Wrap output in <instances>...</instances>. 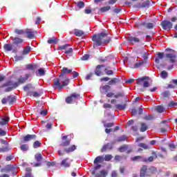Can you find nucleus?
Returning <instances> with one entry per match:
<instances>
[{"instance_id": "nucleus-18", "label": "nucleus", "mask_w": 177, "mask_h": 177, "mask_svg": "<svg viewBox=\"0 0 177 177\" xmlns=\"http://www.w3.org/2000/svg\"><path fill=\"white\" fill-rule=\"evenodd\" d=\"M131 68H140V67H146L147 66L145 63H143V61L140 60L136 62L133 65H132V63H129Z\"/></svg>"}, {"instance_id": "nucleus-29", "label": "nucleus", "mask_w": 177, "mask_h": 177, "mask_svg": "<svg viewBox=\"0 0 177 177\" xmlns=\"http://www.w3.org/2000/svg\"><path fill=\"white\" fill-rule=\"evenodd\" d=\"M162 59H164V53H158L155 59V62L158 64V63H160V60H162Z\"/></svg>"}, {"instance_id": "nucleus-12", "label": "nucleus", "mask_w": 177, "mask_h": 177, "mask_svg": "<svg viewBox=\"0 0 177 177\" xmlns=\"http://www.w3.org/2000/svg\"><path fill=\"white\" fill-rule=\"evenodd\" d=\"M58 50H65L66 55L73 53V48L70 47V44H64L58 47Z\"/></svg>"}, {"instance_id": "nucleus-28", "label": "nucleus", "mask_w": 177, "mask_h": 177, "mask_svg": "<svg viewBox=\"0 0 177 177\" xmlns=\"http://www.w3.org/2000/svg\"><path fill=\"white\" fill-rule=\"evenodd\" d=\"M47 42L50 45H52V44H54V45H57V42H59V39H57V38H56L55 37H53L48 39Z\"/></svg>"}, {"instance_id": "nucleus-20", "label": "nucleus", "mask_w": 177, "mask_h": 177, "mask_svg": "<svg viewBox=\"0 0 177 177\" xmlns=\"http://www.w3.org/2000/svg\"><path fill=\"white\" fill-rule=\"evenodd\" d=\"M127 41L129 44L135 45V44H140V39L138 37L130 36L127 37Z\"/></svg>"}, {"instance_id": "nucleus-51", "label": "nucleus", "mask_w": 177, "mask_h": 177, "mask_svg": "<svg viewBox=\"0 0 177 177\" xmlns=\"http://www.w3.org/2000/svg\"><path fill=\"white\" fill-rule=\"evenodd\" d=\"M168 128H169V125H168V124H165L164 127L160 128V132L162 133L167 132Z\"/></svg>"}, {"instance_id": "nucleus-57", "label": "nucleus", "mask_w": 177, "mask_h": 177, "mask_svg": "<svg viewBox=\"0 0 177 177\" xmlns=\"http://www.w3.org/2000/svg\"><path fill=\"white\" fill-rule=\"evenodd\" d=\"M125 140H127L126 136H122L118 138V142H125Z\"/></svg>"}, {"instance_id": "nucleus-3", "label": "nucleus", "mask_w": 177, "mask_h": 177, "mask_svg": "<svg viewBox=\"0 0 177 177\" xmlns=\"http://www.w3.org/2000/svg\"><path fill=\"white\" fill-rule=\"evenodd\" d=\"M11 40L12 41V44H4L3 49L5 52L12 51V53H17V48L16 47L13 48V46H19V45H21V44L24 43V39L19 37H15L12 38Z\"/></svg>"}, {"instance_id": "nucleus-19", "label": "nucleus", "mask_w": 177, "mask_h": 177, "mask_svg": "<svg viewBox=\"0 0 177 177\" xmlns=\"http://www.w3.org/2000/svg\"><path fill=\"white\" fill-rule=\"evenodd\" d=\"M68 160H69L68 158H66L63 159L60 162V167H62V168H64L65 169L66 168H70V167H71V162H70Z\"/></svg>"}, {"instance_id": "nucleus-32", "label": "nucleus", "mask_w": 177, "mask_h": 177, "mask_svg": "<svg viewBox=\"0 0 177 177\" xmlns=\"http://www.w3.org/2000/svg\"><path fill=\"white\" fill-rule=\"evenodd\" d=\"M37 77H44L45 75V69L40 68L35 72Z\"/></svg>"}, {"instance_id": "nucleus-2", "label": "nucleus", "mask_w": 177, "mask_h": 177, "mask_svg": "<svg viewBox=\"0 0 177 177\" xmlns=\"http://www.w3.org/2000/svg\"><path fill=\"white\" fill-rule=\"evenodd\" d=\"M30 78V74H26L25 77L23 76H20L18 79V82H13L12 80L7 81L6 83L1 84L0 88H6L5 92H12L13 89H16L19 85H21V84H25L27 82V80Z\"/></svg>"}, {"instance_id": "nucleus-10", "label": "nucleus", "mask_w": 177, "mask_h": 177, "mask_svg": "<svg viewBox=\"0 0 177 177\" xmlns=\"http://www.w3.org/2000/svg\"><path fill=\"white\" fill-rule=\"evenodd\" d=\"M167 50H170L171 53H167L165 57L169 59L170 63H175L176 62V53L171 48H169Z\"/></svg>"}, {"instance_id": "nucleus-56", "label": "nucleus", "mask_w": 177, "mask_h": 177, "mask_svg": "<svg viewBox=\"0 0 177 177\" xmlns=\"http://www.w3.org/2000/svg\"><path fill=\"white\" fill-rule=\"evenodd\" d=\"M145 27L148 30H151V28H153L154 27V24L153 23H148V24L146 23Z\"/></svg>"}, {"instance_id": "nucleus-43", "label": "nucleus", "mask_w": 177, "mask_h": 177, "mask_svg": "<svg viewBox=\"0 0 177 177\" xmlns=\"http://www.w3.org/2000/svg\"><path fill=\"white\" fill-rule=\"evenodd\" d=\"M110 9H111V7L110 6H106L100 8V10L101 13H105V12H109Z\"/></svg>"}, {"instance_id": "nucleus-54", "label": "nucleus", "mask_w": 177, "mask_h": 177, "mask_svg": "<svg viewBox=\"0 0 177 177\" xmlns=\"http://www.w3.org/2000/svg\"><path fill=\"white\" fill-rule=\"evenodd\" d=\"M112 158H113V156L110 154H107V155H105L104 160L105 161H111Z\"/></svg>"}, {"instance_id": "nucleus-44", "label": "nucleus", "mask_w": 177, "mask_h": 177, "mask_svg": "<svg viewBox=\"0 0 177 177\" xmlns=\"http://www.w3.org/2000/svg\"><path fill=\"white\" fill-rule=\"evenodd\" d=\"M107 149H109V150L111 149V147H110V143H107L104 145L101 149V152L104 153V151H106V150Z\"/></svg>"}, {"instance_id": "nucleus-15", "label": "nucleus", "mask_w": 177, "mask_h": 177, "mask_svg": "<svg viewBox=\"0 0 177 177\" xmlns=\"http://www.w3.org/2000/svg\"><path fill=\"white\" fill-rule=\"evenodd\" d=\"M71 73H73V69H68L64 67L59 75L61 77H63L64 80H70L68 77H67V74H71Z\"/></svg>"}, {"instance_id": "nucleus-14", "label": "nucleus", "mask_w": 177, "mask_h": 177, "mask_svg": "<svg viewBox=\"0 0 177 177\" xmlns=\"http://www.w3.org/2000/svg\"><path fill=\"white\" fill-rule=\"evenodd\" d=\"M37 139V135L35 134H28L23 137V140L21 143H27V142H31V140H35Z\"/></svg>"}, {"instance_id": "nucleus-35", "label": "nucleus", "mask_w": 177, "mask_h": 177, "mask_svg": "<svg viewBox=\"0 0 177 177\" xmlns=\"http://www.w3.org/2000/svg\"><path fill=\"white\" fill-rule=\"evenodd\" d=\"M149 129V127H147V124L145 122L140 123V132H146Z\"/></svg>"}, {"instance_id": "nucleus-17", "label": "nucleus", "mask_w": 177, "mask_h": 177, "mask_svg": "<svg viewBox=\"0 0 177 177\" xmlns=\"http://www.w3.org/2000/svg\"><path fill=\"white\" fill-rule=\"evenodd\" d=\"M104 67V64L97 65L94 71V74L97 75V77H102V75H103V71H102V68Z\"/></svg>"}, {"instance_id": "nucleus-26", "label": "nucleus", "mask_w": 177, "mask_h": 177, "mask_svg": "<svg viewBox=\"0 0 177 177\" xmlns=\"http://www.w3.org/2000/svg\"><path fill=\"white\" fill-rule=\"evenodd\" d=\"M121 82V79L117 77H113L108 82L109 85H115L116 84H120Z\"/></svg>"}, {"instance_id": "nucleus-48", "label": "nucleus", "mask_w": 177, "mask_h": 177, "mask_svg": "<svg viewBox=\"0 0 177 177\" xmlns=\"http://www.w3.org/2000/svg\"><path fill=\"white\" fill-rule=\"evenodd\" d=\"M20 150H21V151H27L28 150V145L24 144V145H21Z\"/></svg>"}, {"instance_id": "nucleus-61", "label": "nucleus", "mask_w": 177, "mask_h": 177, "mask_svg": "<svg viewBox=\"0 0 177 177\" xmlns=\"http://www.w3.org/2000/svg\"><path fill=\"white\" fill-rule=\"evenodd\" d=\"M139 147H142V149H145V150H147L149 149V146L145 143H140L138 145Z\"/></svg>"}, {"instance_id": "nucleus-53", "label": "nucleus", "mask_w": 177, "mask_h": 177, "mask_svg": "<svg viewBox=\"0 0 177 177\" xmlns=\"http://www.w3.org/2000/svg\"><path fill=\"white\" fill-rule=\"evenodd\" d=\"M77 8H79V9L85 8V3L84 1L77 2Z\"/></svg>"}, {"instance_id": "nucleus-58", "label": "nucleus", "mask_w": 177, "mask_h": 177, "mask_svg": "<svg viewBox=\"0 0 177 177\" xmlns=\"http://www.w3.org/2000/svg\"><path fill=\"white\" fill-rule=\"evenodd\" d=\"M100 177H106L107 176V171L106 170H102L100 171Z\"/></svg>"}, {"instance_id": "nucleus-23", "label": "nucleus", "mask_w": 177, "mask_h": 177, "mask_svg": "<svg viewBox=\"0 0 177 177\" xmlns=\"http://www.w3.org/2000/svg\"><path fill=\"white\" fill-rule=\"evenodd\" d=\"M62 142L61 143L60 146H62V147H67L70 143H71V140H67V136H64L62 137Z\"/></svg>"}, {"instance_id": "nucleus-1", "label": "nucleus", "mask_w": 177, "mask_h": 177, "mask_svg": "<svg viewBox=\"0 0 177 177\" xmlns=\"http://www.w3.org/2000/svg\"><path fill=\"white\" fill-rule=\"evenodd\" d=\"M112 38L113 37L110 35V33L107 30L93 35L91 39L93 42L94 49L96 46H104V45L110 44Z\"/></svg>"}, {"instance_id": "nucleus-16", "label": "nucleus", "mask_w": 177, "mask_h": 177, "mask_svg": "<svg viewBox=\"0 0 177 177\" xmlns=\"http://www.w3.org/2000/svg\"><path fill=\"white\" fill-rule=\"evenodd\" d=\"M25 34L28 39H34L35 38V34L37 31H33L32 29L26 28L25 30Z\"/></svg>"}, {"instance_id": "nucleus-47", "label": "nucleus", "mask_w": 177, "mask_h": 177, "mask_svg": "<svg viewBox=\"0 0 177 177\" xmlns=\"http://www.w3.org/2000/svg\"><path fill=\"white\" fill-rule=\"evenodd\" d=\"M171 95V93L168 91H165L162 93V99H167L169 97V95Z\"/></svg>"}, {"instance_id": "nucleus-30", "label": "nucleus", "mask_w": 177, "mask_h": 177, "mask_svg": "<svg viewBox=\"0 0 177 177\" xmlns=\"http://www.w3.org/2000/svg\"><path fill=\"white\" fill-rule=\"evenodd\" d=\"M110 89H111V87L110 86V85L106 84L101 87V92L102 93H107V92H109V91H110Z\"/></svg>"}, {"instance_id": "nucleus-42", "label": "nucleus", "mask_w": 177, "mask_h": 177, "mask_svg": "<svg viewBox=\"0 0 177 177\" xmlns=\"http://www.w3.org/2000/svg\"><path fill=\"white\" fill-rule=\"evenodd\" d=\"M135 27H137V28H138V30H142V28H143V27H146V22H138L135 25Z\"/></svg>"}, {"instance_id": "nucleus-21", "label": "nucleus", "mask_w": 177, "mask_h": 177, "mask_svg": "<svg viewBox=\"0 0 177 177\" xmlns=\"http://www.w3.org/2000/svg\"><path fill=\"white\" fill-rule=\"evenodd\" d=\"M10 121V118L9 116H0V125L3 127V125H8V122Z\"/></svg>"}, {"instance_id": "nucleus-22", "label": "nucleus", "mask_w": 177, "mask_h": 177, "mask_svg": "<svg viewBox=\"0 0 177 177\" xmlns=\"http://www.w3.org/2000/svg\"><path fill=\"white\" fill-rule=\"evenodd\" d=\"M134 8H138L139 9L142 8H150V1L147 0L142 3H139L138 4L134 6Z\"/></svg>"}, {"instance_id": "nucleus-63", "label": "nucleus", "mask_w": 177, "mask_h": 177, "mask_svg": "<svg viewBox=\"0 0 177 177\" xmlns=\"http://www.w3.org/2000/svg\"><path fill=\"white\" fill-rule=\"evenodd\" d=\"M47 167H55L56 165V162H47L46 163Z\"/></svg>"}, {"instance_id": "nucleus-55", "label": "nucleus", "mask_w": 177, "mask_h": 177, "mask_svg": "<svg viewBox=\"0 0 177 177\" xmlns=\"http://www.w3.org/2000/svg\"><path fill=\"white\" fill-rule=\"evenodd\" d=\"M9 147L6 146L2 148H0V152L1 153H6L7 151H9Z\"/></svg>"}, {"instance_id": "nucleus-4", "label": "nucleus", "mask_w": 177, "mask_h": 177, "mask_svg": "<svg viewBox=\"0 0 177 177\" xmlns=\"http://www.w3.org/2000/svg\"><path fill=\"white\" fill-rule=\"evenodd\" d=\"M157 172V168L154 166L149 167L148 165H142L140 169V177H150L153 174Z\"/></svg>"}, {"instance_id": "nucleus-8", "label": "nucleus", "mask_w": 177, "mask_h": 177, "mask_svg": "<svg viewBox=\"0 0 177 177\" xmlns=\"http://www.w3.org/2000/svg\"><path fill=\"white\" fill-rule=\"evenodd\" d=\"M16 97H12V95H8L6 97H4L1 100L2 104H9V106L13 105L14 103H16Z\"/></svg>"}, {"instance_id": "nucleus-62", "label": "nucleus", "mask_w": 177, "mask_h": 177, "mask_svg": "<svg viewBox=\"0 0 177 177\" xmlns=\"http://www.w3.org/2000/svg\"><path fill=\"white\" fill-rule=\"evenodd\" d=\"M94 75V73H91L89 74H88L86 77H85V80L86 81H89V80H91V78H92V76Z\"/></svg>"}, {"instance_id": "nucleus-50", "label": "nucleus", "mask_w": 177, "mask_h": 177, "mask_svg": "<svg viewBox=\"0 0 177 177\" xmlns=\"http://www.w3.org/2000/svg\"><path fill=\"white\" fill-rule=\"evenodd\" d=\"M160 77L161 78H162L163 80H165V78H167V77H168V72L163 71L160 73Z\"/></svg>"}, {"instance_id": "nucleus-31", "label": "nucleus", "mask_w": 177, "mask_h": 177, "mask_svg": "<svg viewBox=\"0 0 177 177\" xmlns=\"http://www.w3.org/2000/svg\"><path fill=\"white\" fill-rule=\"evenodd\" d=\"M102 124L104 128H113V127L115 125V123L114 122L106 123V120H103Z\"/></svg>"}, {"instance_id": "nucleus-34", "label": "nucleus", "mask_w": 177, "mask_h": 177, "mask_svg": "<svg viewBox=\"0 0 177 177\" xmlns=\"http://www.w3.org/2000/svg\"><path fill=\"white\" fill-rule=\"evenodd\" d=\"M104 161V157L102 156H97L94 160V164H99Z\"/></svg>"}, {"instance_id": "nucleus-37", "label": "nucleus", "mask_w": 177, "mask_h": 177, "mask_svg": "<svg viewBox=\"0 0 177 177\" xmlns=\"http://www.w3.org/2000/svg\"><path fill=\"white\" fill-rule=\"evenodd\" d=\"M155 110L157 113H164V111H165V108L161 105H158L156 106Z\"/></svg>"}, {"instance_id": "nucleus-41", "label": "nucleus", "mask_w": 177, "mask_h": 177, "mask_svg": "<svg viewBox=\"0 0 177 177\" xmlns=\"http://www.w3.org/2000/svg\"><path fill=\"white\" fill-rule=\"evenodd\" d=\"M14 32L17 35H24V34H26V30L21 29H15Z\"/></svg>"}, {"instance_id": "nucleus-49", "label": "nucleus", "mask_w": 177, "mask_h": 177, "mask_svg": "<svg viewBox=\"0 0 177 177\" xmlns=\"http://www.w3.org/2000/svg\"><path fill=\"white\" fill-rule=\"evenodd\" d=\"M114 97L118 99V97H125V93L124 92L118 93L115 95Z\"/></svg>"}, {"instance_id": "nucleus-25", "label": "nucleus", "mask_w": 177, "mask_h": 177, "mask_svg": "<svg viewBox=\"0 0 177 177\" xmlns=\"http://www.w3.org/2000/svg\"><path fill=\"white\" fill-rule=\"evenodd\" d=\"M141 50H144V53H143V59H142L141 61L143 62L144 64H145L147 66H149V61H147V59H149V55H147V53H146V50H145V48H142Z\"/></svg>"}, {"instance_id": "nucleus-5", "label": "nucleus", "mask_w": 177, "mask_h": 177, "mask_svg": "<svg viewBox=\"0 0 177 177\" xmlns=\"http://www.w3.org/2000/svg\"><path fill=\"white\" fill-rule=\"evenodd\" d=\"M53 88H58L59 91H61L64 88V86H67L68 84H70V79H64L59 75V78H55L53 80Z\"/></svg>"}, {"instance_id": "nucleus-27", "label": "nucleus", "mask_w": 177, "mask_h": 177, "mask_svg": "<svg viewBox=\"0 0 177 177\" xmlns=\"http://www.w3.org/2000/svg\"><path fill=\"white\" fill-rule=\"evenodd\" d=\"M31 46H28L23 48V50L21 51V55L23 56H26L27 55H30V52H31Z\"/></svg>"}, {"instance_id": "nucleus-7", "label": "nucleus", "mask_w": 177, "mask_h": 177, "mask_svg": "<svg viewBox=\"0 0 177 177\" xmlns=\"http://www.w3.org/2000/svg\"><path fill=\"white\" fill-rule=\"evenodd\" d=\"M157 158V153L155 151H152L151 156L147 158H144L143 156H136L133 158H131V161H142V162H145L147 164V162H153L154 160H156Z\"/></svg>"}, {"instance_id": "nucleus-40", "label": "nucleus", "mask_w": 177, "mask_h": 177, "mask_svg": "<svg viewBox=\"0 0 177 177\" xmlns=\"http://www.w3.org/2000/svg\"><path fill=\"white\" fill-rule=\"evenodd\" d=\"M43 158H44L42 157V154H41V153H36L35 155V160H36V161L37 162H41V161H42Z\"/></svg>"}, {"instance_id": "nucleus-9", "label": "nucleus", "mask_w": 177, "mask_h": 177, "mask_svg": "<svg viewBox=\"0 0 177 177\" xmlns=\"http://www.w3.org/2000/svg\"><path fill=\"white\" fill-rule=\"evenodd\" d=\"M149 77L143 76L141 78H138L136 81L137 85H142L143 84L144 88H149L150 86V83L146 80H148Z\"/></svg>"}, {"instance_id": "nucleus-52", "label": "nucleus", "mask_w": 177, "mask_h": 177, "mask_svg": "<svg viewBox=\"0 0 177 177\" xmlns=\"http://www.w3.org/2000/svg\"><path fill=\"white\" fill-rule=\"evenodd\" d=\"M167 107H177V102L171 101L167 105Z\"/></svg>"}, {"instance_id": "nucleus-13", "label": "nucleus", "mask_w": 177, "mask_h": 177, "mask_svg": "<svg viewBox=\"0 0 177 177\" xmlns=\"http://www.w3.org/2000/svg\"><path fill=\"white\" fill-rule=\"evenodd\" d=\"M160 26L162 28V30H171L172 27H174V24L172 22L168 21V20H164L160 23Z\"/></svg>"}, {"instance_id": "nucleus-24", "label": "nucleus", "mask_w": 177, "mask_h": 177, "mask_svg": "<svg viewBox=\"0 0 177 177\" xmlns=\"http://www.w3.org/2000/svg\"><path fill=\"white\" fill-rule=\"evenodd\" d=\"M15 171V167L12 165H8L4 169H1V172H6L8 174V172L14 171Z\"/></svg>"}, {"instance_id": "nucleus-46", "label": "nucleus", "mask_w": 177, "mask_h": 177, "mask_svg": "<svg viewBox=\"0 0 177 177\" xmlns=\"http://www.w3.org/2000/svg\"><path fill=\"white\" fill-rule=\"evenodd\" d=\"M41 145H42V142H41V141H35V142L33 143V148L38 149V147H41Z\"/></svg>"}, {"instance_id": "nucleus-39", "label": "nucleus", "mask_w": 177, "mask_h": 177, "mask_svg": "<svg viewBox=\"0 0 177 177\" xmlns=\"http://www.w3.org/2000/svg\"><path fill=\"white\" fill-rule=\"evenodd\" d=\"M74 34L76 37H82V35H84L85 32L82 30L75 29Z\"/></svg>"}, {"instance_id": "nucleus-64", "label": "nucleus", "mask_w": 177, "mask_h": 177, "mask_svg": "<svg viewBox=\"0 0 177 177\" xmlns=\"http://www.w3.org/2000/svg\"><path fill=\"white\" fill-rule=\"evenodd\" d=\"M115 95V94L114 93L109 92V93H107L106 97H114Z\"/></svg>"}, {"instance_id": "nucleus-59", "label": "nucleus", "mask_w": 177, "mask_h": 177, "mask_svg": "<svg viewBox=\"0 0 177 177\" xmlns=\"http://www.w3.org/2000/svg\"><path fill=\"white\" fill-rule=\"evenodd\" d=\"M105 73L106 74V75H113L114 74V71H111V70H107V68H105L104 70Z\"/></svg>"}, {"instance_id": "nucleus-33", "label": "nucleus", "mask_w": 177, "mask_h": 177, "mask_svg": "<svg viewBox=\"0 0 177 177\" xmlns=\"http://www.w3.org/2000/svg\"><path fill=\"white\" fill-rule=\"evenodd\" d=\"M76 149H77V146L72 145L68 148H65L64 151H66V153H73V151H75Z\"/></svg>"}, {"instance_id": "nucleus-60", "label": "nucleus", "mask_w": 177, "mask_h": 177, "mask_svg": "<svg viewBox=\"0 0 177 177\" xmlns=\"http://www.w3.org/2000/svg\"><path fill=\"white\" fill-rule=\"evenodd\" d=\"M23 59H24V57L23 56H21V55H20V56H17V55L15 56V62H20V61L23 60Z\"/></svg>"}, {"instance_id": "nucleus-11", "label": "nucleus", "mask_w": 177, "mask_h": 177, "mask_svg": "<svg viewBox=\"0 0 177 177\" xmlns=\"http://www.w3.org/2000/svg\"><path fill=\"white\" fill-rule=\"evenodd\" d=\"M80 96L81 95L78 93H73L71 96L66 98L65 102L66 103H67V104H71L73 102H74V100L77 99H80Z\"/></svg>"}, {"instance_id": "nucleus-38", "label": "nucleus", "mask_w": 177, "mask_h": 177, "mask_svg": "<svg viewBox=\"0 0 177 177\" xmlns=\"http://www.w3.org/2000/svg\"><path fill=\"white\" fill-rule=\"evenodd\" d=\"M115 109H117V110H125L127 109V104H115Z\"/></svg>"}, {"instance_id": "nucleus-36", "label": "nucleus", "mask_w": 177, "mask_h": 177, "mask_svg": "<svg viewBox=\"0 0 177 177\" xmlns=\"http://www.w3.org/2000/svg\"><path fill=\"white\" fill-rule=\"evenodd\" d=\"M38 65L37 64H27L26 65V69L27 70H30V71H34V70H36L37 68Z\"/></svg>"}, {"instance_id": "nucleus-45", "label": "nucleus", "mask_w": 177, "mask_h": 177, "mask_svg": "<svg viewBox=\"0 0 177 177\" xmlns=\"http://www.w3.org/2000/svg\"><path fill=\"white\" fill-rule=\"evenodd\" d=\"M154 34H156V32L154 31H152L151 32V35H147L146 36V39L147 42H150V41L153 39V35H154Z\"/></svg>"}, {"instance_id": "nucleus-6", "label": "nucleus", "mask_w": 177, "mask_h": 177, "mask_svg": "<svg viewBox=\"0 0 177 177\" xmlns=\"http://www.w3.org/2000/svg\"><path fill=\"white\" fill-rule=\"evenodd\" d=\"M35 87L32 86L31 84H28L24 86V91L26 93V96H29L30 97H39L42 96V93L34 91Z\"/></svg>"}]
</instances>
